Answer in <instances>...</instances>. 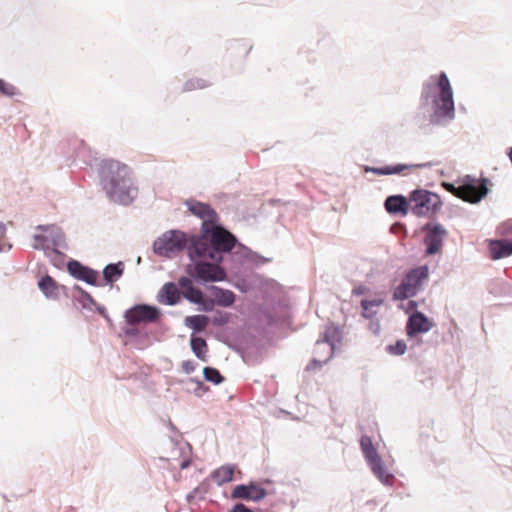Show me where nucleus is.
I'll return each mask as SVG.
<instances>
[{
  "mask_svg": "<svg viewBox=\"0 0 512 512\" xmlns=\"http://www.w3.org/2000/svg\"><path fill=\"white\" fill-rule=\"evenodd\" d=\"M420 100L423 106L432 103L431 124L447 125L455 119L453 90L445 72L432 75L423 83Z\"/></svg>",
  "mask_w": 512,
  "mask_h": 512,
  "instance_id": "obj_1",
  "label": "nucleus"
},
{
  "mask_svg": "<svg viewBox=\"0 0 512 512\" xmlns=\"http://www.w3.org/2000/svg\"><path fill=\"white\" fill-rule=\"evenodd\" d=\"M366 172H371L376 175H393L392 166H384V167H366Z\"/></svg>",
  "mask_w": 512,
  "mask_h": 512,
  "instance_id": "obj_37",
  "label": "nucleus"
},
{
  "mask_svg": "<svg viewBox=\"0 0 512 512\" xmlns=\"http://www.w3.org/2000/svg\"><path fill=\"white\" fill-rule=\"evenodd\" d=\"M191 464V460L190 459H183L180 463H179V467L180 469L184 470L186 468H188Z\"/></svg>",
  "mask_w": 512,
  "mask_h": 512,
  "instance_id": "obj_47",
  "label": "nucleus"
},
{
  "mask_svg": "<svg viewBox=\"0 0 512 512\" xmlns=\"http://www.w3.org/2000/svg\"><path fill=\"white\" fill-rule=\"evenodd\" d=\"M203 377L206 381L213 384H220L224 381V377L221 375L219 370L214 367H205L203 369Z\"/></svg>",
  "mask_w": 512,
  "mask_h": 512,
  "instance_id": "obj_30",
  "label": "nucleus"
},
{
  "mask_svg": "<svg viewBox=\"0 0 512 512\" xmlns=\"http://www.w3.org/2000/svg\"><path fill=\"white\" fill-rule=\"evenodd\" d=\"M197 363L192 360L183 361L182 363V369L186 374L193 373L197 368Z\"/></svg>",
  "mask_w": 512,
  "mask_h": 512,
  "instance_id": "obj_40",
  "label": "nucleus"
},
{
  "mask_svg": "<svg viewBox=\"0 0 512 512\" xmlns=\"http://www.w3.org/2000/svg\"><path fill=\"white\" fill-rule=\"evenodd\" d=\"M199 305H201V310L204 312H211L214 310V307L216 305L214 299H205L203 297V302H201Z\"/></svg>",
  "mask_w": 512,
  "mask_h": 512,
  "instance_id": "obj_39",
  "label": "nucleus"
},
{
  "mask_svg": "<svg viewBox=\"0 0 512 512\" xmlns=\"http://www.w3.org/2000/svg\"><path fill=\"white\" fill-rule=\"evenodd\" d=\"M37 229L44 231V234L34 235L35 249H42L47 255H60L59 249H67L65 234L60 227L39 225Z\"/></svg>",
  "mask_w": 512,
  "mask_h": 512,
  "instance_id": "obj_7",
  "label": "nucleus"
},
{
  "mask_svg": "<svg viewBox=\"0 0 512 512\" xmlns=\"http://www.w3.org/2000/svg\"><path fill=\"white\" fill-rule=\"evenodd\" d=\"M384 304L382 298L372 300L362 299L360 305L362 307V316L365 319L373 320L378 314V308Z\"/></svg>",
  "mask_w": 512,
  "mask_h": 512,
  "instance_id": "obj_23",
  "label": "nucleus"
},
{
  "mask_svg": "<svg viewBox=\"0 0 512 512\" xmlns=\"http://www.w3.org/2000/svg\"><path fill=\"white\" fill-rule=\"evenodd\" d=\"M360 448L373 475L384 485H391L394 480V475L385 467L383 460L369 436L363 435L361 437Z\"/></svg>",
  "mask_w": 512,
  "mask_h": 512,
  "instance_id": "obj_6",
  "label": "nucleus"
},
{
  "mask_svg": "<svg viewBox=\"0 0 512 512\" xmlns=\"http://www.w3.org/2000/svg\"><path fill=\"white\" fill-rule=\"evenodd\" d=\"M124 272V264L122 262L110 263L103 269V277L107 284L116 282Z\"/></svg>",
  "mask_w": 512,
  "mask_h": 512,
  "instance_id": "obj_24",
  "label": "nucleus"
},
{
  "mask_svg": "<svg viewBox=\"0 0 512 512\" xmlns=\"http://www.w3.org/2000/svg\"><path fill=\"white\" fill-rule=\"evenodd\" d=\"M190 238L180 230H169L153 243V252L160 257L172 258L185 248L188 249Z\"/></svg>",
  "mask_w": 512,
  "mask_h": 512,
  "instance_id": "obj_5",
  "label": "nucleus"
},
{
  "mask_svg": "<svg viewBox=\"0 0 512 512\" xmlns=\"http://www.w3.org/2000/svg\"><path fill=\"white\" fill-rule=\"evenodd\" d=\"M490 257L499 260L512 255V240L494 239L488 243Z\"/></svg>",
  "mask_w": 512,
  "mask_h": 512,
  "instance_id": "obj_18",
  "label": "nucleus"
},
{
  "mask_svg": "<svg viewBox=\"0 0 512 512\" xmlns=\"http://www.w3.org/2000/svg\"><path fill=\"white\" fill-rule=\"evenodd\" d=\"M234 473V468L231 465H222L213 471L211 477L213 481L218 485H223L232 480Z\"/></svg>",
  "mask_w": 512,
  "mask_h": 512,
  "instance_id": "obj_25",
  "label": "nucleus"
},
{
  "mask_svg": "<svg viewBox=\"0 0 512 512\" xmlns=\"http://www.w3.org/2000/svg\"><path fill=\"white\" fill-rule=\"evenodd\" d=\"M442 205L438 194L425 189H416L409 196L410 211L416 216L436 213Z\"/></svg>",
  "mask_w": 512,
  "mask_h": 512,
  "instance_id": "obj_8",
  "label": "nucleus"
},
{
  "mask_svg": "<svg viewBox=\"0 0 512 512\" xmlns=\"http://www.w3.org/2000/svg\"><path fill=\"white\" fill-rule=\"evenodd\" d=\"M386 350L391 355L401 356L405 354L407 345L404 340H397L395 344L388 345Z\"/></svg>",
  "mask_w": 512,
  "mask_h": 512,
  "instance_id": "obj_32",
  "label": "nucleus"
},
{
  "mask_svg": "<svg viewBox=\"0 0 512 512\" xmlns=\"http://www.w3.org/2000/svg\"><path fill=\"white\" fill-rule=\"evenodd\" d=\"M366 291H367V287H366V286H363V285H360V286L354 287V288H353V290H352V293H353L354 295H362V294H364Z\"/></svg>",
  "mask_w": 512,
  "mask_h": 512,
  "instance_id": "obj_45",
  "label": "nucleus"
},
{
  "mask_svg": "<svg viewBox=\"0 0 512 512\" xmlns=\"http://www.w3.org/2000/svg\"><path fill=\"white\" fill-rule=\"evenodd\" d=\"M320 353H325L327 355V352H326V350L324 348H321L319 353H317V354L320 355Z\"/></svg>",
  "mask_w": 512,
  "mask_h": 512,
  "instance_id": "obj_49",
  "label": "nucleus"
},
{
  "mask_svg": "<svg viewBox=\"0 0 512 512\" xmlns=\"http://www.w3.org/2000/svg\"><path fill=\"white\" fill-rule=\"evenodd\" d=\"M96 310L98 311V313H100L101 315H103L105 317V319L107 321H110V318L108 317V315L106 314V308L104 306H101V305H97L96 304Z\"/></svg>",
  "mask_w": 512,
  "mask_h": 512,
  "instance_id": "obj_46",
  "label": "nucleus"
},
{
  "mask_svg": "<svg viewBox=\"0 0 512 512\" xmlns=\"http://www.w3.org/2000/svg\"><path fill=\"white\" fill-rule=\"evenodd\" d=\"M385 209L390 214L402 213L406 215L409 208V200L403 195H391L385 199L384 202Z\"/></svg>",
  "mask_w": 512,
  "mask_h": 512,
  "instance_id": "obj_19",
  "label": "nucleus"
},
{
  "mask_svg": "<svg viewBox=\"0 0 512 512\" xmlns=\"http://www.w3.org/2000/svg\"><path fill=\"white\" fill-rule=\"evenodd\" d=\"M38 287L40 291L45 295L46 298L56 299L58 297V290L60 286L58 283L49 275L43 276L38 281Z\"/></svg>",
  "mask_w": 512,
  "mask_h": 512,
  "instance_id": "obj_22",
  "label": "nucleus"
},
{
  "mask_svg": "<svg viewBox=\"0 0 512 512\" xmlns=\"http://www.w3.org/2000/svg\"><path fill=\"white\" fill-rule=\"evenodd\" d=\"M488 179L478 180L470 175H465L457 180V185L443 182L442 186L454 196L470 203H478L488 194Z\"/></svg>",
  "mask_w": 512,
  "mask_h": 512,
  "instance_id": "obj_4",
  "label": "nucleus"
},
{
  "mask_svg": "<svg viewBox=\"0 0 512 512\" xmlns=\"http://www.w3.org/2000/svg\"><path fill=\"white\" fill-rule=\"evenodd\" d=\"M67 270L69 274L77 280H81L92 286L97 284V271L88 266H84L77 260L72 259L68 261Z\"/></svg>",
  "mask_w": 512,
  "mask_h": 512,
  "instance_id": "obj_17",
  "label": "nucleus"
},
{
  "mask_svg": "<svg viewBox=\"0 0 512 512\" xmlns=\"http://www.w3.org/2000/svg\"><path fill=\"white\" fill-rule=\"evenodd\" d=\"M123 333L126 337H135L138 335L139 330L136 328V326H130L123 329Z\"/></svg>",
  "mask_w": 512,
  "mask_h": 512,
  "instance_id": "obj_41",
  "label": "nucleus"
},
{
  "mask_svg": "<svg viewBox=\"0 0 512 512\" xmlns=\"http://www.w3.org/2000/svg\"><path fill=\"white\" fill-rule=\"evenodd\" d=\"M189 275L198 283L220 282L225 280L226 271L220 266V262L210 263L204 260H197L192 267L188 268Z\"/></svg>",
  "mask_w": 512,
  "mask_h": 512,
  "instance_id": "obj_11",
  "label": "nucleus"
},
{
  "mask_svg": "<svg viewBox=\"0 0 512 512\" xmlns=\"http://www.w3.org/2000/svg\"><path fill=\"white\" fill-rule=\"evenodd\" d=\"M188 384H191L194 386V388L192 389V392L198 396V397H201L204 393L207 392L208 390V387L204 385V383L199 380V379H196V378H190L188 381H187Z\"/></svg>",
  "mask_w": 512,
  "mask_h": 512,
  "instance_id": "obj_33",
  "label": "nucleus"
},
{
  "mask_svg": "<svg viewBox=\"0 0 512 512\" xmlns=\"http://www.w3.org/2000/svg\"><path fill=\"white\" fill-rule=\"evenodd\" d=\"M210 291L216 305L221 307H230L233 305L235 301V294L233 291L223 289L218 286H211Z\"/></svg>",
  "mask_w": 512,
  "mask_h": 512,
  "instance_id": "obj_21",
  "label": "nucleus"
},
{
  "mask_svg": "<svg viewBox=\"0 0 512 512\" xmlns=\"http://www.w3.org/2000/svg\"><path fill=\"white\" fill-rule=\"evenodd\" d=\"M190 347L198 359L205 361L207 344L204 338L192 335L190 339Z\"/></svg>",
  "mask_w": 512,
  "mask_h": 512,
  "instance_id": "obj_26",
  "label": "nucleus"
},
{
  "mask_svg": "<svg viewBox=\"0 0 512 512\" xmlns=\"http://www.w3.org/2000/svg\"><path fill=\"white\" fill-rule=\"evenodd\" d=\"M422 230L425 232L424 244L426 245V254L435 255L437 254L448 236V231L440 223L428 222Z\"/></svg>",
  "mask_w": 512,
  "mask_h": 512,
  "instance_id": "obj_13",
  "label": "nucleus"
},
{
  "mask_svg": "<svg viewBox=\"0 0 512 512\" xmlns=\"http://www.w3.org/2000/svg\"><path fill=\"white\" fill-rule=\"evenodd\" d=\"M182 295L185 299H187L189 302L193 304H200L201 302H203L204 294L199 288L195 286L188 289V291L182 292Z\"/></svg>",
  "mask_w": 512,
  "mask_h": 512,
  "instance_id": "obj_31",
  "label": "nucleus"
},
{
  "mask_svg": "<svg viewBox=\"0 0 512 512\" xmlns=\"http://www.w3.org/2000/svg\"><path fill=\"white\" fill-rule=\"evenodd\" d=\"M16 93L17 91L14 85L7 83L0 78V95L13 97L14 95H16Z\"/></svg>",
  "mask_w": 512,
  "mask_h": 512,
  "instance_id": "obj_35",
  "label": "nucleus"
},
{
  "mask_svg": "<svg viewBox=\"0 0 512 512\" xmlns=\"http://www.w3.org/2000/svg\"><path fill=\"white\" fill-rule=\"evenodd\" d=\"M342 334L340 328L335 325H328L324 331L323 339L316 341V352L319 353L321 348L327 352L324 359L314 358L307 365L306 370H312L326 364L333 356L336 344L341 343Z\"/></svg>",
  "mask_w": 512,
  "mask_h": 512,
  "instance_id": "obj_10",
  "label": "nucleus"
},
{
  "mask_svg": "<svg viewBox=\"0 0 512 512\" xmlns=\"http://www.w3.org/2000/svg\"><path fill=\"white\" fill-rule=\"evenodd\" d=\"M208 86L207 81L203 79H190L184 84V90L185 91H191L197 88H205Z\"/></svg>",
  "mask_w": 512,
  "mask_h": 512,
  "instance_id": "obj_34",
  "label": "nucleus"
},
{
  "mask_svg": "<svg viewBox=\"0 0 512 512\" xmlns=\"http://www.w3.org/2000/svg\"><path fill=\"white\" fill-rule=\"evenodd\" d=\"M230 512H254L252 509L248 508L243 503H237L235 504Z\"/></svg>",
  "mask_w": 512,
  "mask_h": 512,
  "instance_id": "obj_42",
  "label": "nucleus"
},
{
  "mask_svg": "<svg viewBox=\"0 0 512 512\" xmlns=\"http://www.w3.org/2000/svg\"><path fill=\"white\" fill-rule=\"evenodd\" d=\"M230 320V314L227 313V312H222V311H217L215 313V315L213 316L212 318V323L214 325H219V326H222V325H225L229 322Z\"/></svg>",
  "mask_w": 512,
  "mask_h": 512,
  "instance_id": "obj_36",
  "label": "nucleus"
},
{
  "mask_svg": "<svg viewBox=\"0 0 512 512\" xmlns=\"http://www.w3.org/2000/svg\"><path fill=\"white\" fill-rule=\"evenodd\" d=\"M188 210L198 218L202 219L201 231L205 229L206 224L210 221L216 223L218 221V215L216 211L211 208L209 204L199 202L193 199L185 202Z\"/></svg>",
  "mask_w": 512,
  "mask_h": 512,
  "instance_id": "obj_16",
  "label": "nucleus"
},
{
  "mask_svg": "<svg viewBox=\"0 0 512 512\" xmlns=\"http://www.w3.org/2000/svg\"><path fill=\"white\" fill-rule=\"evenodd\" d=\"M73 289L79 293L78 301L84 309L91 310L93 306H96V302L93 297L79 285H75Z\"/></svg>",
  "mask_w": 512,
  "mask_h": 512,
  "instance_id": "obj_29",
  "label": "nucleus"
},
{
  "mask_svg": "<svg viewBox=\"0 0 512 512\" xmlns=\"http://www.w3.org/2000/svg\"><path fill=\"white\" fill-rule=\"evenodd\" d=\"M432 327L433 323L423 312L414 311L408 317L405 329L407 336L413 338L417 334L429 332Z\"/></svg>",
  "mask_w": 512,
  "mask_h": 512,
  "instance_id": "obj_15",
  "label": "nucleus"
},
{
  "mask_svg": "<svg viewBox=\"0 0 512 512\" xmlns=\"http://www.w3.org/2000/svg\"><path fill=\"white\" fill-rule=\"evenodd\" d=\"M209 322V318L205 315H193L185 318V324L195 332L203 331Z\"/></svg>",
  "mask_w": 512,
  "mask_h": 512,
  "instance_id": "obj_27",
  "label": "nucleus"
},
{
  "mask_svg": "<svg viewBox=\"0 0 512 512\" xmlns=\"http://www.w3.org/2000/svg\"><path fill=\"white\" fill-rule=\"evenodd\" d=\"M418 307V303L414 300H409L406 304V311L409 312V311H417Z\"/></svg>",
  "mask_w": 512,
  "mask_h": 512,
  "instance_id": "obj_44",
  "label": "nucleus"
},
{
  "mask_svg": "<svg viewBox=\"0 0 512 512\" xmlns=\"http://www.w3.org/2000/svg\"><path fill=\"white\" fill-rule=\"evenodd\" d=\"M436 163L432 161L424 162V163H416V164H396L392 166L393 174H401L405 170L410 169H424V168H431Z\"/></svg>",
  "mask_w": 512,
  "mask_h": 512,
  "instance_id": "obj_28",
  "label": "nucleus"
},
{
  "mask_svg": "<svg viewBox=\"0 0 512 512\" xmlns=\"http://www.w3.org/2000/svg\"><path fill=\"white\" fill-rule=\"evenodd\" d=\"M236 242L237 239L231 232L217 222L209 221L201 231V235L190 237L188 254L193 261L195 258H209L212 261L221 262L222 254L230 252Z\"/></svg>",
  "mask_w": 512,
  "mask_h": 512,
  "instance_id": "obj_2",
  "label": "nucleus"
},
{
  "mask_svg": "<svg viewBox=\"0 0 512 512\" xmlns=\"http://www.w3.org/2000/svg\"><path fill=\"white\" fill-rule=\"evenodd\" d=\"M0 231L1 232L5 231V225L2 222H0Z\"/></svg>",
  "mask_w": 512,
  "mask_h": 512,
  "instance_id": "obj_48",
  "label": "nucleus"
},
{
  "mask_svg": "<svg viewBox=\"0 0 512 512\" xmlns=\"http://www.w3.org/2000/svg\"><path fill=\"white\" fill-rule=\"evenodd\" d=\"M267 495L266 490L256 483L240 484L234 487L231 493L233 499L259 502Z\"/></svg>",
  "mask_w": 512,
  "mask_h": 512,
  "instance_id": "obj_14",
  "label": "nucleus"
},
{
  "mask_svg": "<svg viewBox=\"0 0 512 512\" xmlns=\"http://www.w3.org/2000/svg\"><path fill=\"white\" fill-rule=\"evenodd\" d=\"M178 285L182 289V292L188 291V289L194 286L192 280L185 276L179 278Z\"/></svg>",
  "mask_w": 512,
  "mask_h": 512,
  "instance_id": "obj_38",
  "label": "nucleus"
},
{
  "mask_svg": "<svg viewBox=\"0 0 512 512\" xmlns=\"http://www.w3.org/2000/svg\"><path fill=\"white\" fill-rule=\"evenodd\" d=\"M369 329L376 335L380 333V323L378 320H370Z\"/></svg>",
  "mask_w": 512,
  "mask_h": 512,
  "instance_id": "obj_43",
  "label": "nucleus"
},
{
  "mask_svg": "<svg viewBox=\"0 0 512 512\" xmlns=\"http://www.w3.org/2000/svg\"><path fill=\"white\" fill-rule=\"evenodd\" d=\"M161 311L158 307L148 304H136L124 312L127 325L154 323L159 320Z\"/></svg>",
  "mask_w": 512,
  "mask_h": 512,
  "instance_id": "obj_12",
  "label": "nucleus"
},
{
  "mask_svg": "<svg viewBox=\"0 0 512 512\" xmlns=\"http://www.w3.org/2000/svg\"><path fill=\"white\" fill-rule=\"evenodd\" d=\"M158 300L166 305H176L180 301V292L177 285L174 282L165 283L159 292Z\"/></svg>",
  "mask_w": 512,
  "mask_h": 512,
  "instance_id": "obj_20",
  "label": "nucleus"
},
{
  "mask_svg": "<svg viewBox=\"0 0 512 512\" xmlns=\"http://www.w3.org/2000/svg\"><path fill=\"white\" fill-rule=\"evenodd\" d=\"M428 277V267L419 266L409 270L402 282L393 291V300H405L414 297L423 280Z\"/></svg>",
  "mask_w": 512,
  "mask_h": 512,
  "instance_id": "obj_9",
  "label": "nucleus"
},
{
  "mask_svg": "<svg viewBox=\"0 0 512 512\" xmlns=\"http://www.w3.org/2000/svg\"><path fill=\"white\" fill-rule=\"evenodd\" d=\"M100 183L107 197L118 204L129 205L137 194L129 167L116 160H103L99 169Z\"/></svg>",
  "mask_w": 512,
  "mask_h": 512,
  "instance_id": "obj_3",
  "label": "nucleus"
}]
</instances>
